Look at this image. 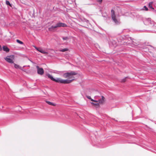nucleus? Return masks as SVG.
Segmentation results:
<instances>
[{"label":"nucleus","mask_w":156,"mask_h":156,"mask_svg":"<svg viewBox=\"0 0 156 156\" xmlns=\"http://www.w3.org/2000/svg\"><path fill=\"white\" fill-rule=\"evenodd\" d=\"M36 67L37 70V73L38 74L42 75L44 73L43 69L42 68H40L39 66H37Z\"/></svg>","instance_id":"4"},{"label":"nucleus","mask_w":156,"mask_h":156,"mask_svg":"<svg viewBox=\"0 0 156 156\" xmlns=\"http://www.w3.org/2000/svg\"><path fill=\"white\" fill-rule=\"evenodd\" d=\"M47 76L48 78L50 79L51 80L54 81V80H55V78H54L52 76V75H50V74L49 73L47 74Z\"/></svg>","instance_id":"13"},{"label":"nucleus","mask_w":156,"mask_h":156,"mask_svg":"<svg viewBox=\"0 0 156 156\" xmlns=\"http://www.w3.org/2000/svg\"><path fill=\"white\" fill-rule=\"evenodd\" d=\"M56 25L57 28L61 27H67V25L66 24L60 22L57 23L56 24Z\"/></svg>","instance_id":"7"},{"label":"nucleus","mask_w":156,"mask_h":156,"mask_svg":"<svg viewBox=\"0 0 156 156\" xmlns=\"http://www.w3.org/2000/svg\"><path fill=\"white\" fill-rule=\"evenodd\" d=\"M144 8H145L146 10L147 11L148 10V8L146 6H144Z\"/></svg>","instance_id":"22"},{"label":"nucleus","mask_w":156,"mask_h":156,"mask_svg":"<svg viewBox=\"0 0 156 156\" xmlns=\"http://www.w3.org/2000/svg\"><path fill=\"white\" fill-rule=\"evenodd\" d=\"M68 50V49L67 48H65L64 49H62L60 50V51L62 52H65V51H67Z\"/></svg>","instance_id":"16"},{"label":"nucleus","mask_w":156,"mask_h":156,"mask_svg":"<svg viewBox=\"0 0 156 156\" xmlns=\"http://www.w3.org/2000/svg\"><path fill=\"white\" fill-rule=\"evenodd\" d=\"M34 47L37 50V51H39V52L44 54H47L48 52L46 51L45 50H43L41 48H38L37 47H36L34 46Z\"/></svg>","instance_id":"6"},{"label":"nucleus","mask_w":156,"mask_h":156,"mask_svg":"<svg viewBox=\"0 0 156 156\" xmlns=\"http://www.w3.org/2000/svg\"><path fill=\"white\" fill-rule=\"evenodd\" d=\"M74 79L71 80H63L62 81V83L63 84H68L71 83Z\"/></svg>","instance_id":"8"},{"label":"nucleus","mask_w":156,"mask_h":156,"mask_svg":"<svg viewBox=\"0 0 156 156\" xmlns=\"http://www.w3.org/2000/svg\"><path fill=\"white\" fill-rule=\"evenodd\" d=\"M3 50L6 52H8L9 51V49L6 46H4L3 47Z\"/></svg>","instance_id":"12"},{"label":"nucleus","mask_w":156,"mask_h":156,"mask_svg":"<svg viewBox=\"0 0 156 156\" xmlns=\"http://www.w3.org/2000/svg\"><path fill=\"white\" fill-rule=\"evenodd\" d=\"M77 73L74 71H71L69 72L65 73L63 75V76L64 78H68L70 79H74L73 76L76 75Z\"/></svg>","instance_id":"2"},{"label":"nucleus","mask_w":156,"mask_h":156,"mask_svg":"<svg viewBox=\"0 0 156 156\" xmlns=\"http://www.w3.org/2000/svg\"><path fill=\"white\" fill-rule=\"evenodd\" d=\"M2 50V48L1 46L0 45V51Z\"/></svg>","instance_id":"25"},{"label":"nucleus","mask_w":156,"mask_h":156,"mask_svg":"<svg viewBox=\"0 0 156 156\" xmlns=\"http://www.w3.org/2000/svg\"><path fill=\"white\" fill-rule=\"evenodd\" d=\"M46 102L49 105L52 106H54L55 105L54 103H52V102L49 101H46Z\"/></svg>","instance_id":"17"},{"label":"nucleus","mask_w":156,"mask_h":156,"mask_svg":"<svg viewBox=\"0 0 156 156\" xmlns=\"http://www.w3.org/2000/svg\"><path fill=\"white\" fill-rule=\"evenodd\" d=\"M14 67L16 69H21V67H20L18 65L16 64L15 63H14Z\"/></svg>","instance_id":"14"},{"label":"nucleus","mask_w":156,"mask_h":156,"mask_svg":"<svg viewBox=\"0 0 156 156\" xmlns=\"http://www.w3.org/2000/svg\"><path fill=\"white\" fill-rule=\"evenodd\" d=\"M126 78H125L124 79H123L122 81H121V82H124L126 81Z\"/></svg>","instance_id":"21"},{"label":"nucleus","mask_w":156,"mask_h":156,"mask_svg":"<svg viewBox=\"0 0 156 156\" xmlns=\"http://www.w3.org/2000/svg\"><path fill=\"white\" fill-rule=\"evenodd\" d=\"M100 97L99 96H96L94 97V98L95 99H98V100H94L93 99H92L89 96H87L86 97L87 98H88L89 99H90L91 100V101H93L94 102H96L98 103V102H99V103H103L104 101V99L105 98L103 96H101V99H99L98 98V97Z\"/></svg>","instance_id":"1"},{"label":"nucleus","mask_w":156,"mask_h":156,"mask_svg":"<svg viewBox=\"0 0 156 156\" xmlns=\"http://www.w3.org/2000/svg\"><path fill=\"white\" fill-rule=\"evenodd\" d=\"M6 5H9L10 6H11V5L10 4L9 2L8 1H6Z\"/></svg>","instance_id":"19"},{"label":"nucleus","mask_w":156,"mask_h":156,"mask_svg":"<svg viewBox=\"0 0 156 156\" xmlns=\"http://www.w3.org/2000/svg\"><path fill=\"white\" fill-rule=\"evenodd\" d=\"M57 28L56 25L55 26H52L48 28V30L50 31H55V29Z\"/></svg>","instance_id":"10"},{"label":"nucleus","mask_w":156,"mask_h":156,"mask_svg":"<svg viewBox=\"0 0 156 156\" xmlns=\"http://www.w3.org/2000/svg\"><path fill=\"white\" fill-rule=\"evenodd\" d=\"M16 41L17 43L20 44H23V42L21 41H20L19 40H16Z\"/></svg>","instance_id":"18"},{"label":"nucleus","mask_w":156,"mask_h":156,"mask_svg":"<svg viewBox=\"0 0 156 156\" xmlns=\"http://www.w3.org/2000/svg\"><path fill=\"white\" fill-rule=\"evenodd\" d=\"M91 104H94V105H98V103H97V104H94V103L93 102H91Z\"/></svg>","instance_id":"24"},{"label":"nucleus","mask_w":156,"mask_h":156,"mask_svg":"<svg viewBox=\"0 0 156 156\" xmlns=\"http://www.w3.org/2000/svg\"><path fill=\"white\" fill-rule=\"evenodd\" d=\"M13 55L8 56L4 58L9 63H13V60L10 58L11 57H13Z\"/></svg>","instance_id":"5"},{"label":"nucleus","mask_w":156,"mask_h":156,"mask_svg":"<svg viewBox=\"0 0 156 156\" xmlns=\"http://www.w3.org/2000/svg\"><path fill=\"white\" fill-rule=\"evenodd\" d=\"M111 12L112 18L113 21L115 23H119V21L117 20L116 19L115 16V14L114 11L112 9L111 11Z\"/></svg>","instance_id":"3"},{"label":"nucleus","mask_w":156,"mask_h":156,"mask_svg":"<svg viewBox=\"0 0 156 156\" xmlns=\"http://www.w3.org/2000/svg\"><path fill=\"white\" fill-rule=\"evenodd\" d=\"M144 23L145 24L147 25H148L149 24L151 23V20L150 18H147L144 21Z\"/></svg>","instance_id":"9"},{"label":"nucleus","mask_w":156,"mask_h":156,"mask_svg":"<svg viewBox=\"0 0 156 156\" xmlns=\"http://www.w3.org/2000/svg\"><path fill=\"white\" fill-rule=\"evenodd\" d=\"M68 39H69L68 37H62V39L64 40H68Z\"/></svg>","instance_id":"20"},{"label":"nucleus","mask_w":156,"mask_h":156,"mask_svg":"<svg viewBox=\"0 0 156 156\" xmlns=\"http://www.w3.org/2000/svg\"><path fill=\"white\" fill-rule=\"evenodd\" d=\"M102 0H98V2H100V3H101L102 2Z\"/></svg>","instance_id":"23"},{"label":"nucleus","mask_w":156,"mask_h":156,"mask_svg":"<svg viewBox=\"0 0 156 156\" xmlns=\"http://www.w3.org/2000/svg\"><path fill=\"white\" fill-rule=\"evenodd\" d=\"M54 81L57 83H62V79L61 78H56V79L55 78Z\"/></svg>","instance_id":"11"},{"label":"nucleus","mask_w":156,"mask_h":156,"mask_svg":"<svg viewBox=\"0 0 156 156\" xmlns=\"http://www.w3.org/2000/svg\"><path fill=\"white\" fill-rule=\"evenodd\" d=\"M153 2H150L148 4V6L149 8L154 9V8L152 6V5L153 4Z\"/></svg>","instance_id":"15"}]
</instances>
